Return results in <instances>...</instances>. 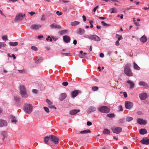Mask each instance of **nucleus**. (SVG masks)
I'll list each match as a JSON object with an SVG mask.
<instances>
[{
    "label": "nucleus",
    "instance_id": "1",
    "mask_svg": "<svg viewBox=\"0 0 149 149\" xmlns=\"http://www.w3.org/2000/svg\"><path fill=\"white\" fill-rule=\"evenodd\" d=\"M59 138L56 136L51 135L47 136L44 139V141L47 144L51 145L52 142L55 144H58V143Z\"/></svg>",
    "mask_w": 149,
    "mask_h": 149
},
{
    "label": "nucleus",
    "instance_id": "2",
    "mask_svg": "<svg viewBox=\"0 0 149 149\" xmlns=\"http://www.w3.org/2000/svg\"><path fill=\"white\" fill-rule=\"evenodd\" d=\"M130 64H127L124 67V72L127 76L131 77L133 76L132 73L131 71L130 68Z\"/></svg>",
    "mask_w": 149,
    "mask_h": 149
},
{
    "label": "nucleus",
    "instance_id": "3",
    "mask_svg": "<svg viewBox=\"0 0 149 149\" xmlns=\"http://www.w3.org/2000/svg\"><path fill=\"white\" fill-rule=\"evenodd\" d=\"M84 37L96 41H99L100 40V38L95 35H86L84 36Z\"/></svg>",
    "mask_w": 149,
    "mask_h": 149
},
{
    "label": "nucleus",
    "instance_id": "4",
    "mask_svg": "<svg viewBox=\"0 0 149 149\" xmlns=\"http://www.w3.org/2000/svg\"><path fill=\"white\" fill-rule=\"evenodd\" d=\"M20 93L22 96L24 97H27L28 96V94L26 93L24 86L23 85H21L20 86Z\"/></svg>",
    "mask_w": 149,
    "mask_h": 149
},
{
    "label": "nucleus",
    "instance_id": "5",
    "mask_svg": "<svg viewBox=\"0 0 149 149\" xmlns=\"http://www.w3.org/2000/svg\"><path fill=\"white\" fill-rule=\"evenodd\" d=\"M98 110L101 113H108L110 112L109 108L106 106L100 107L98 108Z\"/></svg>",
    "mask_w": 149,
    "mask_h": 149
},
{
    "label": "nucleus",
    "instance_id": "6",
    "mask_svg": "<svg viewBox=\"0 0 149 149\" xmlns=\"http://www.w3.org/2000/svg\"><path fill=\"white\" fill-rule=\"evenodd\" d=\"M33 107L30 104H26L24 107V110L27 113H31L32 111Z\"/></svg>",
    "mask_w": 149,
    "mask_h": 149
},
{
    "label": "nucleus",
    "instance_id": "7",
    "mask_svg": "<svg viewBox=\"0 0 149 149\" xmlns=\"http://www.w3.org/2000/svg\"><path fill=\"white\" fill-rule=\"evenodd\" d=\"M112 130L113 133L117 134H119L122 131V128L120 127H113Z\"/></svg>",
    "mask_w": 149,
    "mask_h": 149
},
{
    "label": "nucleus",
    "instance_id": "8",
    "mask_svg": "<svg viewBox=\"0 0 149 149\" xmlns=\"http://www.w3.org/2000/svg\"><path fill=\"white\" fill-rule=\"evenodd\" d=\"M133 103L130 102L126 101L125 102V106L126 108L128 109H130L132 107Z\"/></svg>",
    "mask_w": 149,
    "mask_h": 149
},
{
    "label": "nucleus",
    "instance_id": "9",
    "mask_svg": "<svg viewBox=\"0 0 149 149\" xmlns=\"http://www.w3.org/2000/svg\"><path fill=\"white\" fill-rule=\"evenodd\" d=\"M140 142L142 144L148 145L149 144V139L147 138H144L140 141Z\"/></svg>",
    "mask_w": 149,
    "mask_h": 149
},
{
    "label": "nucleus",
    "instance_id": "10",
    "mask_svg": "<svg viewBox=\"0 0 149 149\" xmlns=\"http://www.w3.org/2000/svg\"><path fill=\"white\" fill-rule=\"evenodd\" d=\"M80 91L77 90L72 91L71 94V95L72 98H74L78 95V94L81 93Z\"/></svg>",
    "mask_w": 149,
    "mask_h": 149
},
{
    "label": "nucleus",
    "instance_id": "11",
    "mask_svg": "<svg viewBox=\"0 0 149 149\" xmlns=\"http://www.w3.org/2000/svg\"><path fill=\"white\" fill-rule=\"evenodd\" d=\"M46 102L49 105V107L50 108H54L55 109H56V107L52 105V102L48 99H47Z\"/></svg>",
    "mask_w": 149,
    "mask_h": 149
},
{
    "label": "nucleus",
    "instance_id": "12",
    "mask_svg": "<svg viewBox=\"0 0 149 149\" xmlns=\"http://www.w3.org/2000/svg\"><path fill=\"white\" fill-rule=\"evenodd\" d=\"M7 125V123L6 120L0 119V127L6 126Z\"/></svg>",
    "mask_w": 149,
    "mask_h": 149
},
{
    "label": "nucleus",
    "instance_id": "13",
    "mask_svg": "<svg viewBox=\"0 0 149 149\" xmlns=\"http://www.w3.org/2000/svg\"><path fill=\"white\" fill-rule=\"evenodd\" d=\"M140 98L142 100H145L147 97V94L146 93H142L139 95Z\"/></svg>",
    "mask_w": 149,
    "mask_h": 149
},
{
    "label": "nucleus",
    "instance_id": "14",
    "mask_svg": "<svg viewBox=\"0 0 149 149\" xmlns=\"http://www.w3.org/2000/svg\"><path fill=\"white\" fill-rule=\"evenodd\" d=\"M50 27L52 29H60L61 28V26L55 23L51 24L50 25Z\"/></svg>",
    "mask_w": 149,
    "mask_h": 149
},
{
    "label": "nucleus",
    "instance_id": "15",
    "mask_svg": "<svg viewBox=\"0 0 149 149\" xmlns=\"http://www.w3.org/2000/svg\"><path fill=\"white\" fill-rule=\"evenodd\" d=\"M63 40L66 43L70 42V37L68 36H65L63 37Z\"/></svg>",
    "mask_w": 149,
    "mask_h": 149
},
{
    "label": "nucleus",
    "instance_id": "16",
    "mask_svg": "<svg viewBox=\"0 0 149 149\" xmlns=\"http://www.w3.org/2000/svg\"><path fill=\"white\" fill-rule=\"evenodd\" d=\"M137 120L138 123L141 125H145L146 123V120L138 118Z\"/></svg>",
    "mask_w": 149,
    "mask_h": 149
},
{
    "label": "nucleus",
    "instance_id": "17",
    "mask_svg": "<svg viewBox=\"0 0 149 149\" xmlns=\"http://www.w3.org/2000/svg\"><path fill=\"white\" fill-rule=\"evenodd\" d=\"M80 110L79 109H74L70 111V114L71 115L76 114L77 113L79 112Z\"/></svg>",
    "mask_w": 149,
    "mask_h": 149
},
{
    "label": "nucleus",
    "instance_id": "18",
    "mask_svg": "<svg viewBox=\"0 0 149 149\" xmlns=\"http://www.w3.org/2000/svg\"><path fill=\"white\" fill-rule=\"evenodd\" d=\"M41 26L39 24H33L31 26V28L32 29H37L41 28Z\"/></svg>",
    "mask_w": 149,
    "mask_h": 149
},
{
    "label": "nucleus",
    "instance_id": "19",
    "mask_svg": "<svg viewBox=\"0 0 149 149\" xmlns=\"http://www.w3.org/2000/svg\"><path fill=\"white\" fill-rule=\"evenodd\" d=\"M25 15V14L23 15L22 13H19L16 16L15 20L16 21H17L20 20L21 18L23 16Z\"/></svg>",
    "mask_w": 149,
    "mask_h": 149
},
{
    "label": "nucleus",
    "instance_id": "20",
    "mask_svg": "<svg viewBox=\"0 0 149 149\" xmlns=\"http://www.w3.org/2000/svg\"><path fill=\"white\" fill-rule=\"evenodd\" d=\"M77 33L80 35H82L84 34L85 32V31L84 29L81 28H78L77 29Z\"/></svg>",
    "mask_w": 149,
    "mask_h": 149
},
{
    "label": "nucleus",
    "instance_id": "21",
    "mask_svg": "<svg viewBox=\"0 0 149 149\" xmlns=\"http://www.w3.org/2000/svg\"><path fill=\"white\" fill-rule=\"evenodd\" d=\"M87 53H83L82 51H80L79 56L81 58H85L86 57V55Z\"/></svg>",
    "mask_w": 149,
    "mask_h": 149
},
{
    "label": "nucleus",
    "instance_id": "22",
    "mask_svg": "<svg viewBox=\"0 0 149 149\" xmlns=\"http://www.w3.org/2000/svg\"><path fill=\"white\" fill-rule=\"evenodd\" d=\"M127 82L130 84V89L133 88L134 86V84L131 81L128 80L127 81Z\"/></svg>",
    "mask_w": 149,
    "mask_h": 149
},
{
    "label": "nucleus",
    "instance_id": "23",
    "mask_svg": "<svg viewBox=\"0 0 149 149\" xmlns=\"http://www.w3.org/2000/svg\"><path fill=\"white\" fill-rule=\"evenodd\" d=\"M96 109L95 107H91L88 109L87 111L88 113H90L91 112H93Z\"/></svg>",
    "mask_w": 149,
    "mask_h": 149
},
{
    "label": "nucleus",
    "instance_id": "24",
    "mask_svg": "<svg viewBox=\"0 0 149 149\" xmlns=\"http://www.w3.org/2000/svg\"><path fill=\"white\" fill-rule=\"evenodd\" d=\"M66 97V94L65 93L61 94L59 97V100L61 101H62L65 99Z\"/></svg>",
    "mask_w": 149,
    "mask_h": 149
},
{
    "label": "nucleus",
    "instance_id": "25",
    "mask_svg": "<svg viewBox=\"0 0 149 149\" xmlns=\"http://www.w3.org/2000/svg\"><path fill=\"white\" fill-rule=\"evenodd\" d=\"M140 41L144 43L146 42L147 38L145 35L142 36L140 39Z\"/></svg>",
    "mask_w": 149,
    "mask_h": 149
},
{
    "label": "nucleus",
    "instance_id": "26",
    "mask_svg": "<svg viewBox=\"0 0 149 149\" xmlns=\"http://www.w3.org/2000/svg\"><path fill=\"white\" fill-rule=\"evenodd\" d=\"M147 130L145 129H141L139 131V133L141 134H144L147 133Z\"/></svg>",
    "mask_w": 149,
    "mask_h": 149
},
{
    "label": "nucleus",
    "instance_id": "27",
    "mask_svg": "<svg viewBox=\"0 0 149 149\" xmlns=\"http://www.w3.org/2000/svg\"><path fill=\"white\" fill-rule=\"evenodd\" d=\"M80 22H79L74 21L73 22H71L70 23L71 25L73 26H75L79 24Z\"/></svg>",
    "mask_w": 149,
    "mask_h": 149
},
{
    "label": "nucleus",
    "instance_id": "28",
    "mask_svg": "<svg viewBox=\"0 0 149 149\" xmlns=\"http://www.w3.org/2000/svg\"><path fill=\"white\" fill-rule=\"evenodd\" d=\"M18 42H9V45L11 46H15L17 45H18Z\"/></svg>",
    "mask_w": 149,
    "mask_h": 149
},
{
    "label": "nucleus",
    "instance_id": "29",
    "mask_svg": "<svg viewBox=\"0 0 149 149\" xmlns=\"http://www.w3.org/2000/svg\"><path fill=\"white\" fill-rule=\"evenodd\" d=\"M42 61V58L38 57L36 58V63H39Z\"/></svg>",
    "mask_w": 149,
    "mask_h": 149
},
{
    "label": "nucleus",
    "instance_id": "30",
    "mask_svg": "<svg viewBox=\"0 0 149 149\" xmlns=\"http://www.w3.org/2000/svg\"><path fill=\"white\" fill-rule=\"evenodd\" d=\"M111 13H117V10L115 8H113L111 9Z\"/></svg>",
    "mask_w": 149,
    "mask_h": 149
},
{
    "label": "nucleus",
    "instance_id": "31",
    "mask_svg": "<svg viewBox=\"0 0 149 149\" xmlns=\"http://www.w3.org/2000/svg\"><path fill=\"white\" fill-rule=\"evenodd\" d=\"M91 131L89 130H85L83 131H81L80 133L81 134H86L88 133H90Z\"/></svg>",
    "mask_w": 149,
    "mask_h": 149
},
{
    "label": "nucleus",
    "instance_id": "32",
    "mask_svg": "<svg viewBox=\"0 0 149 149\" xmlns=\"http://www.w3.org/2000/svg\"><path fill=\"white\" fill-rule=\"evenodd\" d=\"M134 69L139 70L140 69V68L135 63H134Z\"/></svg>",
    "mask_w": 149,
    "mask_h": 149
},
{
    "label": "nucleus",
    "instance_id": "33",
    "mask_svg": "<svg viewBox=\"0 0 149 149\" xmlns=\"http://www.w3.org/2000/svg\"><path fill=\"white\" fill-rule=\"evenodd\" d=\"M139 84L141 86H147V84H146L143 81H140L139 83Z\"/></svg>",
    "mask_w": 149,
    "mask_h": 149
},
{
    "label": "nucleus",
    "instance_id": "34",
    "mask_svg": "<svg viewBox=\"0 0 149 149\" xmlns=\"http://www.w3.org/2000/svg\"><path fill=\"white\" fill-rule=\"evenodd\" d=\"M11 121L13 123H15L17 122V120H16V118L14 116H12L11 117Z\"/></svg>",
    "mask_w": 149,
    "mask_h": 149
},
{
    "label": "nucleus",
    "instance_id": "35",
    "mask_svg": "<svg viewBox=\"0 0 149 149\" xmlns=\"http://www.w3.org/2000/svg\"><path fill=\"white\" fill-rule=\"evenodd\" d=\"M110 133V131L107 129H104L103 131V133L104 134H108Z\"/></svg>",
    "mask_w": 149,
    "mask_h": 149
},
{
    "label": "nucleus",
    "instance_id": "36",
    "mask_svg": "<svg viewBox=\"0 0 149 149\" xmlns=\"http://www.w3.org/2000/svg\"><path fill=\"white\" fill-rule=\"evenodd\" d=\"M2 135L3 136V138L2 139L3 140H4L5 138L7 136V134L6 132H3L2 133Z\"/></svg>",
    "mask_w": 149,
    "mask_h": 149
},
{
    "label": "nucleus",
    "instance_id": "37",
    "mask_svg": "<svg viewBox=\"0 0 149 149\" xmlns=\"http://www.w3.org/2000/svg\"><path fill=\"white\" fill-rule=\"evenodd\" d=\"M6 46V44L4 42H0V48L4 47Z\"/></svg>",
    "mask_w": 149,
    "mask_h": 149
},
{
    "label": "nucleus",
    "instance_id": "38",
    "mask_svg": "<svg viewBox=\"0 0 149 149\" xmlns=\"http://www.w3.org/2000/svg\"><path fill=\"white\" fill-rule=\"evenodd\" d=\"M116 38L118 39V41H119L120 40H121L123 39L122 36H121L120 35L116 34Z\"/></svg>",
    "mask_w": 149,
    "mask_h": 149
},
{
    "label": "nucleus",
    "instance_id": "39",
    "mask_svg": "<svg viewBox=\"0 0 149 149\" xmlns=\"http://www.w3.org/2000/svg\"><path fill=\"white\" fill-rule=\"evenodd\" d=\"M126 120L127 121L129 122L133 120V118L132 117H127L126 118Z\"/></svg>",
    "mask_w": 149,
    "mask_h": 149
},
{
    "label": "nucleus",
    "instance_id": "40",
    "mask_svg": "<svg viewBox=\"0 0 149 149\" xmlns=\"http://www.w3.org/2000/svg\"><path fill=\"white\" fill-rule=\"evenodd\" d=\"M62 55L64 56H71V54L70 53H63Z\"/></svg>",
    "mask_w": 149,
    "mask_h": 149
},
{
    "label": "nucleus",
    "instance_id": "41",
    "mask_svg": "<svg viewBox=\"0 0 149 149\" xmlns=\"http://www.w3.org/2000/svg\"><path fill=\"white\" fill-rule=\"evenodd\" d=\"M107 116L109 118H113L114 117V114L113 113H110L108 114Z\"/></svg>",
    "mask_w": 149,
    "mask_h": 149
},
{
    "label": "nucleus",
    "instance_id": "42",
    "mask_svg": "<svg viewBox=\"0 0 149 149\" xmlns=\"http://www.w3.org/2000/svg\"><path fill=\"white\" fill-rule=\"evenodd\" d=\"M101 23L104 26H109L110 25L109 24H107L104 21H102L101 22Z\"/></svg>",
    "mask_w": 149,
    "mask_h": 149
},
{
    "label": "nucleus",
    "instance_id": "43",
    "mask_svg": "<svg viewBox=\"0 0 149 149\" xmlns=\"http://www.w3.org/2000/svg\"><path fill=\"white\" fill-rule=\"evenodd\" d=\"M98 87L97 86H93L92 88V90L93 91H97L98 90Z\"/></svg>",
    "mask_w": 149,
    "mask_h": 149
},
{
    "label": "nucleus",
    "instance_id": "44",
    "mask_svg": "<svg viewBox=\"0 0 149 149\" xmlns=\"http://www.w3.org/2000/svg\"><path fill=\"white\" fill-rule=\"evenodd\" d=\"M31 48V49L35 51H37L38 50V48L35 46H32Z\"/></svg>",
    "mask_w": 149,
    "mask_h": 149
},
{
    "label": "nucleus",
    "instance_id": "45",
    "mask_svg": "<svg viewBox=\"0 0 149 149\" xmlns=\"http://www.w3.org/2000/svg\"><path fill=\"white\" fill-rule=\"evenodd\" d=\"M43 108L44 110L46 112L48 113L49 112V109L47 107H44Z\"/></svg>",
    "mask_w": 149,
    "mask_h": 149
},
{
    "label": "nucleus",
    "instance_id": "46",
    "mask_svg": "<svg viewBox=\"0 0 149 149\" xmlns=\"http://www.w3.org/2000/svg\"><path fill=\"white\" fill-rule=\"evenodd\" d=\"M67 32V30H62L60 31V33L61 34H63L65 33L66 32Z\"/></svg>",
    "mask_w": 149,
    "mask_h": 149
},
{
    "label": "nucleus",
    "instance_id": "47",
    "mask_svg": "<svg viewBox=\"0 0 149 149\" xmlns=\"http://www.w3.org/2000/svg\"><path fill=\"white\" fill-rule=\"evenodd\" d=\"M62 85L64 86H66L68 85V83L67 82H64L62 83Z\"/></svg>",
    "mask_w": 149,
    "mask_h": 149
},
{
    "label": "nucleus",
    "instance_id": "48",
    "mask_svg": "<svg viewBox=\"0 0 149 149\" xmlns=\"http://www.w3.org/2000/svg\"><path fill=\"white\" fill-rule=\"evenodd\" d=\"M118 109L120 111H122L123 110V107L121 105H120L118 106Z\"/></svg>",
    "mask_w": 149,
    "mask_h": 149
},
{
    "label": "nucleus",
    "instance_id": "49",
    "mask_svg": "<svg viewBox=\"0 0 149 149\" xmlns=\"http://www.w3.org/2000/svg\"><path fill=\"white\" fill-rule=\"evenodd\" d=\"M56 14L58 16L61 15L63 14L62 12H59V11H57L56 12Z\"/></svg>",
    "mask_w": 149,
    "mask_h": 149
},
{
    "label": "nucleus",
    "instance_id": "50",
    "mask_svg": "<svg viewBox=\"0 0 149 149\" xmlns=\"http://www.w3.org/2000/svg\"><path fill=\"white\" fill-rule=\"evenodd\" d=\"M2 39L4 40H7V37L6 36H4L2 37Z\"/></svg>",
    "mask_w": 149,
    "mask_h": 149
},
{
    "label": "nucleus",
    "instance_id": "51",
    "mask_svg": "<svg viewBox=\"0 0 149 149\" xmlns=\"http://www.w3.org/2000/svg\"><path fill=\"white\" fill-rule=\"evenodd\" d=\"M124 121V118L121 119L119 120V123H122Z\"/></svg>",
    "mask_w": 149,
    "mask_h": 149
},
{
    "label": "nucleus",
    "instance_id": "52",
    "mask_svg": "<svg viewBox=\"0 0 149 149\" xmlns=\"http://www.w3.org/2000/svg\"><path fill=\"white\" fill-rule=\"evenodd\" d=\"M87 125L88 126H91L92 125V123L90 121H88L87 123Z\"/></svg>",
    "mask_w": 149,
    "mask_h": 149
},
{
    "label": "nucleus",
    "instance_id": "53",
    "mask_svg": "<svg viewBox=\"0 0 149 149\" xmlns=\"http://www.w3.org/2000/svg\"><path fill=\"white\" fill-rule=\"evenodd\" d=\"M19 100V98L17 96L15 97V100L16 101H18Z\"/></svg>",
    "mask_w": 149,
    "mask_h": 149
},
{
    "label": "nucleus",
    "instance_id": "54",
    "mask_svg": "<svg viewBox=\"0 0 149 149\" xmlns=\"http://www.w3.org/2000/svg\"><path fill=\"white\" fill-rule=\"evenodd\" d=\"M119 41H118V40L116 42V45L117 46H118L119 45Z\"/></svg>",
    "mask_w": 149,
    "mask_h": 149
},
{
    "label": "nucleus",
    "instance_id": "55",
    "mask_svg": "<svg viewBox=\"0 0 149 149\" xmlns=\"http://www.w3.org/2000/svg\"><path fill=\"white\" fill-rule=\"evenodd\" d=\"M123 95L125 97H127V94L126 92H123Z\"/></svg>",
    "mask_w": 149,
    "mask_h": 149
},
{
    "label": "nucleus",
    "instance_id": "56",
    "mask_svg": "<svg viewBox=\"0 0 149 149\" xmlns=\"http://www.w3.org/2000/svg\"><path fill=\"white\" fill-rule=\"evenodd\" d=\"M82 18L83 19V20L84 21H85L86 20V16L84 15H83L82 16Z\"/></svg>",
    "mask_w": 149,
    "mask_h": 149
},
{
    "label": "nucleus",
    "instance_id": "57",
    "mask_svg": "<svg viewBox=\"0 0 149 149\" xmlns=\"http://www.w3.org/2000/svg\"><path fill=\"white\" fill-rule=\"evenodd\" d=\"M100 56L102 58H103L104 56V54L102 53H101L100 54Z\"/></svg>",
    "mask_w": 149,
    "mask_h": 149
},
{
    "label": "nucleus",
    "instance_id": "58",
    "mask_svg": "<svg viewBox=\"0 0 149 149\" xmlns=\"http://www.w3.org/2000/svg\"><path fill=\"white\" fill-rule=\"evenodd\" d=\"M98 7V6H97L96 7H95L93 9V11L94 12H95Z\"/></svg>",
    "mask_w": 149,
    "mask_h": 149
},
{
    "label": "nucleus",
    "instance_id": "59",
    "mask_svg": "<svg viewBox=\"0 0 149 149\" xmlns=\"http://www.w3.org/2000/svg\"><path fill=\"white\" fill-rule=\"evenodd\" d=\"M32 92L34 93H37V91L36 89H34L32 90Z\"/></svg>",
    "mask_w": 149,
    "mask_h": 149
},
{
    "label": "nucleus",
    "instance_id": "60",
    "mask_svg": "<svg viewBox=\"0 0 149 149\" xmlns=\"http://www.w3.org/2000/svg\"><path fill=\"white\" fill-rule=\"evenodd\" d=\"M134 23L136 26H139V24L136 22H134Z\"/></svg>",
    "mask_w": 149,
    "mask_h": 149
},
{
    "label": "nucleus",
    "instance_id": "61",
    "mask_svg": "<svg viewBox=\"0 0 149 149\" xmlns=\"http://www.w3.org/2000/svg\"><path fill=\"white\" fill-rule=\"evenodd\" d=\"M31 15V16L33 15L35 13V12H31L29 13Z\"/></svg>",
    "mask_w": 149,
    "mask_h": 149
},
{
    "label": "nucleus",
    "instance_id": "62",
    "mask_svg": "<svg viewBox=\"0 0 149 149\" xmlns=\"http://www.w3.org/2000/svg\"><path fill=\"white\" fill-rule=\"evenodd\" d=\"M98 18L100 19H104L106 18V17H99Z\"/></svg>",
    "mask_w": 149,
    "mask_h": 149
},
{
    "label": "nucleus",
    "instance_id": "63",
    "mask_svg": "<svg viewBox=\"0 0 149 149\" xmlns=\"http://www.w3.org/2000/svg\"><path fill=\"white\" fill-rule=\"evenodd\" d=\"M73 43L74 45H76L77 43V41L76 40H74L73 41Z\"/></svg>",
    "mask_w": 149,
    "mask_h": 149
},
{
    "label": "nucleus",
    "instance_id": "64",
    "mask_svg": "<svg viewBox=\"0 0 149 149\" xmlns=\"http://www.w3.org/2000/svg\"><path fill=\"white\" fill-rule=\"evenodd\" d=\"M134 3L137 5H138L139 4V2H138V1H135L134 2Z\"/></svg>",
    "mask_w": 149,
    "mask_h": 149
}]
</instances>
